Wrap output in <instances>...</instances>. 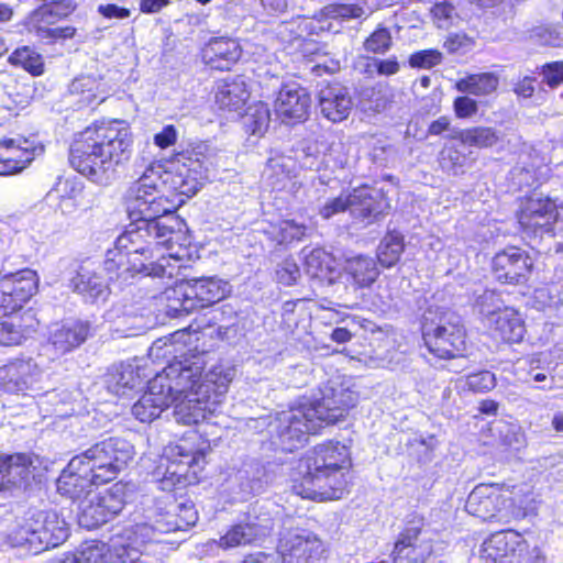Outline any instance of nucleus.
<instances>
[{"mask_svg":"<svg viewBox=\"0 0 563 563\" xmlns=\"http://www.w3.org/2000/svg\"><path fill=\"white\" fill-rule=\"evenodd\" d=\"M559 217L555 201L534 194L521 202L517 218L521 229L527 234H543L552 232Z\"/></svg>","mask_w":563,"mask_h":563,"instance_id":"15","label":"nucleus"},{"mask_svg":"<svg viewBox=\"0 0 563 563\" xmlns=\"http://www.w3.org/2000/svg\"><path fill=\"white\" fill-rule=\"evenodd\" d=\"M402 251V238L397 233H388L378 245L377 260L384 267L389 268L399 261Z\"/></svg>","mask_w":563,"mask_h":563,"instance_id":"47","label":"nucleus"},{"mask_svg":"<svg viewBox=\"0 0 563 563\" xmlns=\"http://www.w3.org/2000/svg\"><path fill=\"white\" fill-rule=\"evenodd\" d=\"M133 137L121 121L95 123L79 132L70 147L71 166L92 183L107 186L132 155Z\"/></svg>","mask_w":563,"mask_h":563,"instance_id":"1","label":"nucleus"},{"mask_svg":"<svg viewBox=\"0 0 563 563\" xmlns=\"http://www.w3.org/2000/svg\"><path fill=\"white\" fill-rule=\"evenodd\" d=\"M228 283L216 277H201L179 283L166 291L168 308L175 314L212 306L228 294Z\"/></svg>","mask_w":563,"mask_h":563,"instance_id":"8","label":"nucleus"},{"mask_svg":"<svg viewBox=\"0 0 563 563\" xmlns=\"http://www.w3.org/2000/svg\"><path fill=\"white\" fill-rule=\"evenodd\" d=\"M133 445L122 438H109L78 454L92 478L101 485L117 478L134 456Z\"/></svg>","mask_w":563,"mask_h":563,"instance_id":"7","label":"nucleus"},{"mask_svg":"<svg viewBox=\"0 0 563 563\" xmlns=\"http://www.w3.org/2000/svg\"><path fill=\"white\" fill-rule=\"evenodd\" d=\"M249 111L242 117L243 125L253 135H263L271 121L268 108H247Z\"/></svg>","mask_w":563,"mask_h":563,"instance_id":"54","label":"nucleus"},{"mask_svg":"<svg viewBox=\"0 0 563 563\" xmlns=\"http://www.w3.org/2000/svg\"><path fill=\"white\" fill-rule=\"evenodd\" d=\"M34 32L42 38H47L53 42L57 40H68L76 35V27L66 25L60 27H47V25L31 26Z\"/></svg>","mask_w":563,"mask_h":563,"instance_id":"63","label":"nucleus"},{"mask_svg":"<svg viewBox=\"0 0 563 563\" xmlns=\"http://www.w3.org/2000/svg\"><path fill=\"white\" fill-rule=\"evenodd\" d=\"M108 547L104 543H96L85 548L77 556L59 563H109Z\"/></svg>","mask_w":563,"mask_h":563,"instance_id":"55","label":"nucleus"},{"mask_svg":"<svg viewBox=\"0 0 563 563\" xmlns=\"http://www.w3.org/2000/svg\"><path fill=\"white\" fill-rule=\"evenodd\" d=\"M91 334L88 321L68 320L54 323L48 330L47 349L53 350L55 357L63 356L86 342Z\"/></svg>","mask_w":563,"mask_h":563,"instance_id":"21","label":"nucleus"},{"mask_svg":"<svg viewBox=\"0 0 563 563\" xmlns=\"http://www.w3.org/2000/svg\"><path fill=\"white\" fill-rule=\"evenodd\" d=\"M172 402L162 388L154 389V379L148 380L147 391L132 406V415L141 422H151Z\"/></svg>","mask_w":563,"mask_h":563,"instance_id":"32","label":"nucleus"},{"mask_svg":"<svg viewBox=\"0 0 563 563\" xmlns=\"http://www.w3.org/2000/svg\"><path fill=\"white\" fill-rule=\"evenodd\" d=\"M38 464V457L33 454H0V495L29 486L36 476Z\"/></svg>","mask_w":563,"mask_h":563,"instance_id":"14","label":"nucleus"},{"mask_svg":"<svg viewBox=\"0 0 563 563\" xmlns=\"http://www.w3.org/2000/svg\"><path fill=\"white\" fill-rule=\"evenodd\" d=\"M500 442L514 452H519L527 445L526 433L520 426L507 424L499 431Z\"/></svg>","mask_w":563,"mask_h":563,"instance_id":"56","label":"nucleus"},{"mask_svg":"<svg viewBox=\"0 0 563 563\" xmlns=\"http://www.w3.org/2000/svg\"><path fill=\"white\" fill-rule=\"evenodd\" d=\"M234 374L233 367L224 365H217L209 369L196 391L187 394L179 401L176 400L174 408L176 422L184 426L198 424L209 415H213L223 401Z\"/></svg>","mask_w":563,"mask_h":563,"instance_id":"5","label":"nucleus"},{"mask_svg":"<svg viewBox=\"0 0 563 563\" xmlns=\"http://www.w3.org/2000/svg\"><path fill=\"white\" fill-rule=\"evenodd\" d=\"M146 377V369L139 360H133L112 366L106 375L104 384L111 394L124 396L140 387Z\"/></svg>","mask_w":563,"mask_h":563,"instance_id":"28","label":"nucleus"},{"mask_svg":"<svg viewBox=\"0 0 563 563\" xmlns=\"http://www.w3.org/2000/svg\"><path fill=\"white\" fill-rule=\"evenodd\" d=\"M305 260L306 273L312 278L325 279L332 271L333 258L323 249L303 247L301 251Z\"/></svg>","mask_w":563,"mask_h":563,"instance_id":"42","label":"nucleus"},{"mask_svg":"<svg viewBox=\"0 0 563 563\" xmlns=\"http://www.w3.org/2000/svg\"><path fill=\"white\" fill-rule=\"evenodd\" d=\"M320 391L321 398L306 404L321 427L344 420L360 398L353 386L344 382L330 380Z\"/></svg>","mask_w":563,"mask_h":563,"instance_id":"9","label":"nucleus"},{"mask_svg":"<svg viewBox=\"0 0 563 563\" xmlns=\"http://www.w3.org/2000/svg\"><path fill=\"white\" fill-rule=\"evenodd\" d=\"M421 331L428 351L439 358L462 356L466 349L464 325L453 311L429 307L423 313Z\"/></svg>","mask_w":563,"mask_h":563,"instance_id":"6","label":"nucleus"},{"mask_svg":"<svg viewBox=\"0 0 563 563\" xmlns=\"http://www.w3.org/2000/svg\"><path fill=\"white\" fill-rule=\"evenodd\" d=\"M461 146L489 147L499 141V136L490 128H475L460 133Z\"/></svg>","mask_w":563,"mask_h":563,"instance_id":"53","label":"nucleus"},{"mask_svg":"<svg viewBox=\"0 0 563 563\" xmlns=\"http://www.w3.org/2000/svg\"><path fill=\"white\" fill-rule=\"evenodd\" d=\"M499 85V78L494 73L468 74L455 81L454 88L464 95L486 97L494 93Z\"/></svg>","mask_w":563,"mask_h":563,"instance_id":"38","label":"nucleus"},{"mask_svg":"<svg viewBox=\"0 0 563 563\" xmlns=\"http://www.w3.org/2000/svg\"><path fill=\"white\" fill-rule=\"evenodd\" d=\"M423 526V518L418 516L407 523L391 553L395 563H424L430 558L432 544L430 540L420 538Z\"/></svg>","mask_w":563,"mask_h":563,"instance_id":"18","label":"nucleus"},{"mask_svg":"<svg viewBox=\"0 0 563 563\" xmlns=\"http://www.w3.org/2000/svg\"><path fill=\"white\" fill-rule=\"evenodd\" d=\"M37 536L36 526L34 521V517L23 518L20 522H18L16 527L12 529L8 539L12 547L15 548H26L29 551L34 553H40V545H35L33 543V538Z\"/></svg>","mask_w":563,"mask_h":563,"instance_id":"44","label":"nucleus"},{"mask_svg":"<svg viewBox=\"0 0 563 563\" xmlns=\"http://www.w3.org/2000/svg\"><path fill=\"white\" fill-rule=\"evenodd\" d=\"M351 466L350 453L339 442H328L314 448L308 459V472L292 490L301 498L334 500L343 497Z\"/></svg>","mask_w":563,"mask_h":563,"instance_id":"3","label":"nucleus"},{"mask_svg":"<svg viewBox=\"0 0 563 563\" xmlns=\"http://www.w3.org/2000/svg\"><path fill=\"white\" fill-rule=\"evenodd\" d=\"M43 146L32 137L16 136L0 141V175H12L23 170Z\"/></svg>","mask_w":563,"mask_h":563,"instance_id":"20","label":"nucleus"},{"mask_svg":"<svg viewBox=\"0 0 563 563\" xmlns=\"http://www.w3.org/2000/svg\"><path fill=\"white\" fill-rule=\"evenodd\" d=\"M349 196L351 214L367 223L382 214L387 207L380 192L368 187L356 188Z\"/></svg>","mask_w":563,"mask_h":563,"instance_id":"31","label":"nucleus"},{"mask_svg":"<svg viewBox=\"0 0 563 563\" xmlns=\"http://www.w3.org/2000/svg\"><path fill=\"white\" fill-rule=\"evenodd\" d=\"M33 517L37 531L33 543L40 545L41 552L57 547L68 538L67 523L55 511H38Z\"/></svg>","mask_w":563,"mask_h":563,"instance_id":"30","label":"nucleus"},{"mask_svg":"<svg viewBox=\"0 0 563 563\" xmlns=\"http://www.w3.org/2000/svg\"><path fill=\"white\" fill-rule=\"evenodd\" d=\"M543 82L551 89L563 85V60H554L543 64L540 67Z\"/></svg>","mask_w":563,"mask_h":563,"instance_id":"59","label":"nucleus"},{"mask_svg":"<svg viewBox=\"0 0 563 563\" xmlns=\"http://www.w3.org/2000/svg\"><path fill=\"white\" fill-rule=\"evenodd\" d=\"M198 516L191 504H175L148 521L134 527L135 539L142 543L161 542L162 536L175 531H186L195 526Z\"/></svg>","mask_w":563,"mask_h":563,"instance_id":"10","label":"nucleus"},{"mask_svg":"<svg viewBox=\"0 0 563 563\" xmlns=\"http://www.w3.org/2000/svg\"><path fill=\"white\" fill-rule=\"evenodd\" d=\"M344 269L358 288L369 287L379 275L375 260L364 255L347 258Z\"/></svg>","mask_w":563,"mask_h":563,"instance_id":"40","label":"nucleus"},{"mask_svg":"<svg viewBox=\"0 0 563 563\" xmlns=\"http://www.w3.org/2000/svg\"><path fill=\"white\" fill-rule=\"evenodd\" d=\"M41 372L32 360H15L0 366V390L8 394L36 391Z\"/></svg>","mask_w":563,"mask_h":563,"instance_id":"22","label":"nucleus"},{"mask_svg":"<svg viewBox=\"0 0 563 563\" xmlns=\"http://www.w3.org/2000/svg\"><path fill=\"white\" fill-rule=\"evenodd\" d=\"M203 450H192L186 442L168 446L156 470L162 475L163 489H170L175 485L184 484L191 470L194 474L203 468Z\"/></svg>","mask_w":563,"mask_h":563,"instance_id":"11","label":"nucleus"},{"mask_svg":"<svg viewBox=\"0 0 563 563\" xmlns=\"http://www.w3.org/2000/svg\"><path fill=\"white\" fill-rule=\"evenodd\" d=\"M321 422L310 415L307 404L290 408L278 413L275 420V432L278 444L284 451L292 452L307 440V435L316 433Z\"/></svg>","mask_w":563,"mask_h":563,"instance_id":"12","label":"nucleus"},{"mask_svg":"<svg viewBox=\"0 0 563 563\" xmlns=\"http://www.w3.org/2000/svg\"><path fill=\"white\" fill-rule=\"evenodd\" d=\"M97 498L101 503V507L106 508L107 514L113 519L125 505V487L121 483H117L97 495Z\"/></svg>","mask_w":563,"mask_h":563,"instance_id":"51","label":"nucleus"},{"mask_svg":"<svg viewBox=\"0 0 563 563\" xmlns=\"http://www.w3.org/2000/svg\"><path fill=\"white\" fill-rule=\"evenodd\" d=\"M300 277V268L294 258H285L276 269V278L279 284L291 286Z\"/></svg>","mask_w":563,"mask_h":563,"instance_id":"61","label":"nucleus"},{"mask_svg":"<svg viewBox=\"0 0 563 563\" xmlns=\"http://www.w3.org/2000/svg\"><path fill=\"white\" fill-rule=\"evenodd\" d=\"M283 563H312L324 552L322 541L312 532L289 533L280 541Z\"/></svg>","mask_w":563,"mask_h":563,"instance_id":"23","label":"nucleus"},{"mask_svg":"<svg viewBox=\"0 0 563 563\" xmlns=\"http://www.w3.org/2000/svg\"><path fill=\"white\" fill-rule=\"evenodd\" d=\"M40 321L32 310L0 319V344L19 345L37 331Z\"/></svg>","mask_w":563,"mask_h":563,"instance_id":"29","label":"nucleus"},{"mask_svg":"<svg viewBox=\"0 0 563 563\" xmlns=\"http://www.w3.org/2000/svg\"><path fill=\"white\" fill-rule=\"evenodd\" d=\"M74 0H52L33 10L29 16L30 26L52 25L67 19L76 10Z\"/></svg>","mask_w":563,"mask_h":563,"instance_id":"36","label":"nucleus"},{"mask_svg":"<svg viewBox=\"0 0 563 563\" xmlns=\"http://www.w3.org/2000/svg\"><path fill=\"white\" fill-rule=\"evenodd\" d=\"M294 44H296L295 52H299L305 58L325 54V44L313 38L299 36L294 40Z\"/></svg>","mask_w":563,"mask_h":563,"instance_id":"64","label":"nucleus"},{"mask_svg":"<svg viewBox=\"0 0 563 563\" xmlns=\"http://www.w3.org/2000/svg\"><path fill=\"white\" fill-rule=\"evenodd\" d=\"M0 282L2 289L9 290L21 306L37 290V275L27 268L4 275Z\"/></svg>","mask_w":563,"mask_h":563,"instance_id":"35","label":"nucleus"},{"mask_svg":"<svg viewBox=\"0 0 563 563\" xmlns=\"http://www.w3.org/2000/svg\"><path fill=\"white\" fill-rule=\"evenodd\" d=\"M201 173L186 165L164 169L152 164L130 187V208L147 217L176 216L175 211L202 185Z\"/></svg>","mask_w":563,"mask_h":563,"instance_id":"2","label":"nucleus"},{"mask_svg":"<svg viewBox=\"0 0 563 563\" xmlns=\"http://www.w3.org/2000/svg\"><path fill=\"white\" fill-rule=\"evenodd\" d=\"M111 519L112 518L107 514L106 508L101 507V503L97 496H95L82 506L78 517V522L86 529H95Z\"/></svg>","mask_w":563,"mask_h":563,"instance_id":"48","label":"nucleus"},{"mask_svg":"<svg viewBox=\"0 0 563 563\" xmlns=\"http://www.w3.org/2000/svg\"><path fill=\"white\" fill-rule=\"evenodd\" d=\"M273 518L271 512L263 506L262 522L246 520L232 526L224 536L214 541L222 550H229L238 547L251 544L257 539L265 537L273 529Z\"/></svg>","mask_w":563,"mask_h":563,"instance_id":"26","label":"nucleus"},{"mask_svg":"<svg viewBox=\"0 0 563 563\" xmlns=\"http://www.w3.org/2000/svg\"><path fill=\"white\" fill-rule=\"evenodd\" d=\"M74 291L81 295L86 301L106 300L109 288L102 276L87 267H80L71 279Z\"/></svg>","mask_w":563,"mask_h":563,"instance_id":"34","label":"nucleus"},{"mask_svg":"<svg viewBox=\"0 0 563 563\" xmlns=\"http://www.w3.org/2000/svg\"><path fill=\"white\" fill-rule=\"evenodd\" d=\"M475 41L464 32L450 33L443 42V47L449 54H457L473 47Z\"/></svg>","mask_w":563,"mask_h":563,"instance_id":"62","label":"nucleus"},{"mask_svg":"<svg viewBox=\"0 0 563 563\" xmlns=\"http://www.w3.org/2000/svg\"><path fill=\"white\" fill-rule=\"evenodd\" d=\"M104 269L117 279L126 282L136 274L144 276H163L164 266L154 263L153 258H145L141 254L125 255L120 252H108L104 261Z\"/></svg>","mask_w":563,"mask_h":563,"instance_id":"24","label":"nucleus"},{"mask_svg":"<svg viewBox=\"0 0 563 563\" xmlns=\"http://www.w3.org/2000/svg\"><path fill=\"white\" fill-rule=\"evenodd\" d=\"M459 143L445 147L441 153V166L446 172L453 175H460L464 173V168L467 165L470 158L464 152L465 147L461 146V136L457 137Z\"/></svg>","mask_w":563,"mask_h":563,"instance_id":"49","label":"nucleus"},{"mask_svg":"<svg viewBox=\"0 0 563 563\" xmlns=\"http://www.w3.org/2000/svg\"><path fill=\"white\" fill-rule=\"evenodd\" d=\"M506 503L507 499L498 485L481 484L468 495L465 509L470 515L482 520H492L500 516Z\"/></svg>","mask_w":563,"mask_h":563,"instance_id":"25","label":"nucleus"},{"mask_svg":"<svg viewBox=\"0 0 563 563\" xmlns=\"http://www.w3.org/2000/svg\"><path fill=\"white\" fill-rule=\"evenodd\" d=\"M128 209L130 216L134 217V223L117 238L114 249L108 252H120L125 255L139 253L145 258H154L151 250L152 240L167 249L186 242V224L178 216L147 217L136 212L130 208L129 195Z\"/></svg>","mask_w":563,"mask_h":563,"instance_id":"4","label":"nucleus"},{"mask_svg":"<svg viewBox=\"0 0 563 563\" xmlns=\"http://www.w3.org/2000/svg\"><path fill=\"white\" fill-rule=\"evenodd\" d=\"M10 65L20 67L33 77L42 76L45 73L43 56L30 46L16 47L8 57Z\"/></svg>","mask_w":563,"mask_h":563,"instance_id":"41","label":"nucleus"},{"mask_svg":"<svg viewBox=\"0 0 563 563\" xmlns=\"http://www.w3.org/2000/svg\"><path fill=\"white\" fill-rule=\"evenodd\" d=\"M492 323L494 330L506 342L519 343L525 336V322L519 312L511 307L504 309L500 314L492 320Z\"/></svg>","mask_w":563,"mask_h":563,"instance_id":"37","label":"nucleus"},{"mask_svg":"<svg viewBox=\"0 0 563 563\" xmlns=\"http://www.w3.org/2000/svg\"><path fill=\"white\" fill-rule=\"evenodd\" d=\"M92 485L98 484L78 455L69 461L57 479L58 493L70 499L80 498Z\"/></svg>","mask_w":563,"mask_h":563,"instance_id":"27","label":"nucleus"},{"mask_svg":"<svg viewBox=\"0 0 563 563\" xmlns=\"http://www.w3.org/2000/svg\"><path fill=\"white\" fill-rule=\"evenodd\" d=\"M496 385L495 375L489 371H482L465 377V386L474 393H485Z\"/></svg>","mask_w":563,"mask_h":563,"instance_id":"58","label":"nucleus"},{"mask_svg":"<svg viewBox=\"0 0 563 563\" xmlns=\"http://www.w3.org/2000/svg\"><path fill=\"white\" fill-rule=\"evenodd\" d=\"M443 60V54L437 48H427L413 52L408 63L412 68L430 69L440 65Z\"/></svg>","mask_w":563,"mask_h":563,"instance_id":"57","label":"nucleus"},{"mask_svg":"<svg viewBox=\"0 0 563 563\" xmlns=\"http://www.w3.org/2000/svg\"><path fill=\"white\" fill-rule=\"evenodd\" d=\"M363 47L367 53L385 55L393 47V36L388 27L378 25L364 40Z\"/></svg>","mask_w":563,"mask_h":563,"instance_id":"52","label":"nucleus"},{"mask_svg":"<svg viewBox=\"0 0 563 563\" xmlns=\"http://www.w3.org/2000/svg\"><path fill=\"white\" fill-rule=\"evenodd\" d=\"M318 99L321 104L341 106L344 102H351L347 87L338 80L322 82L318 90Z\"/></svg>","mask_w":563,"mask_h":563,"instance_id":"50","label":"nucleus"},{"mask_svg":"<svg viewBox=\"0 0 563 563\" xmlns=\"http://www.w3.org/2000/svg\"><path fill=\"white\" fill-rule=\"evenodd\" d=\"M365 14L364 5L360 2L355 3H343L332 2L318 12L314 13L313 18L319 22H325L330 20L345 21L360 19Z\"/></svg>","mask_w":563,"mask_h":563,"instance_id":"43","label":"nucleus"},{"mask_svg":"<svg viewBox=\"0 0 563 563\" xmlns=\"http://www.w3.org/2000/svg\"><path fill=\"white\" fill-rule=\"evenodd\" d=\"M69 93L75 97L79 104H100L107 93L100 80L92 76H80L75 78L69 87Z\"/></svg>","mask_w":563,"mask_h":563,"instance_id":"39","label":"nucleus"},{"mask_svg":"<svg viewBox=\"0 0 563 563\" xmlns=\"http://www.w3.org/2000/svg\"><path fill=\"white\" fill-rule=\"evenodd\" d=\"M532 266L533 262L529 254L517 246L506 247L492 261L494 277L507 285H525L530 278Z\"/></svg>","mask_w":563,"mask_h":563,"instance_id":"16","label":"nucleus"},{"mask_svg":"<svg viewBox=\"0 0 563 563\" xmlns=\"http://www.w3.org/2000/svg\"><path fill=\"white\" fill-rule=\"evenodd\" d=\"M310 102L308 90L296 81L284 82L275 99V106H309Z\"/></svg>","mask_w":563,"mask_h":563,"instance_id":"46","label":"nucleus"},{"mask_svg":"<svg viewBox=\"0 0 563 563\" xmlns=\"http://www.w3.org/2000/svg\"><path fill=\"white\" fill-rule=\"evenodd\" d=\"M213 97L218 106H245L251 91L242 76L225 77L214 82Z\"/></svg>","mask_w":563,"mask_h":563,"instance_id":"33","label":"nucleus"},{"mask_svg":"<svg viewBox=\"0 0 563 563\" xmlns=\"http://www.w3.org/2000/svg\"><path fill=\"white\" fill-rule=\"evenodd\" d=\"M307 227L297 223L295 220H284L279 224V243H291L300 241L306 235Z\"/></svg>","mask_w":563,"mask_h":563,"instance_id":"60","label":"nucleus"},{"mask_svg":"<svg viewBox=\"0 0 563 563\" xmlns=\"http://www.w3.org/2000/svg\"><path fill=\"white\" fill-rule=\"evenodd\" d=\"M243 48L238 38L230 35L209 37L199 49L201 63L213 71H231L239 63Z\"/></svg>","mask_w":563,"mask_h":563,"instance_id":"17","label":"nucleus"},{"mask_svg":"<svg viewBox=\"0 0 563 563\" xmlns=\"http://www.w3.org/2000/svg\"><path fill=\"white\" fill-rule=\"evenodd\" d=\"M473 307L481 316L492 322L508 306L505 305L499 292L486 289L476 296Z\"/></svg>","mask_w":563,"mask_h":563,"instance_id":"45","label":"nucleus"},{"mask_svg":"<svg viewBox=\"0 0 563 563\" xmlns=\"http://www.w3.org/2000/svg\"><path fill=\"white\" fill-rule=\"evenodd\" d=\"M202 373V363L197 357L196 361H175L166 366L162 373L156 374L154 379V389L162 388L169 395V401L173 404L181 395L186 396L196 391Z\"/></svg>","mask_w":563,"mask_h":563,"instance_id":"13","label":"nucleus"},{"mask_svg":"<svg viewBox=\"0 0 563 563\" xmlns=\"http://www.w3.org/2000/svg\"><path fill=\"white\" fill-rule=\"evenodd\" d=\"M527 544L523 538L512 530L493 533L481 549V558L490 563H520Z\"/></svg>","mask_w":563,"mask_h":563,"instance_id":"19","label":"nucleus"}]
</instances>
